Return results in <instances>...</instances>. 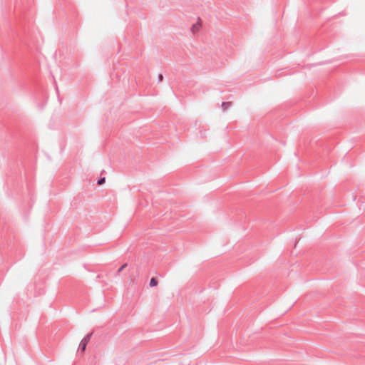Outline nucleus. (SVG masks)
I'll return each mask as SVG.
<instances>
[{"instance_id": "nucleus-1", "label": "nucleus", "mask_w": 365, "mask_h": 365, "mask_svg": "<svg viewBox=\"0 0 365 365\" xmlns=\"http://www.w3.org/2000/svg\"><path fill=\"white\" fill-rule=\"evenodd\" d=\"M92 333H89L81 340L79 345V350L81 352L83 353L85 351L87 344L89 342Z\"/></svg>"}, {"instance_id": "nucleus-2", "label": "nucleus", "mask_w": 365, "mask_h": 365, "mask_svg": "<svg viewBox=\"0 0 365 365\" xmlns=\"http://www.w3.org/2000/svg\"><path fill=\"white\" fill-rule=\"evenodd\" d=\"M200 27H201L200 19L198 18V21L196 24H193L191 28L192 32L193 34H195V33L199 31Z\"/></svg>"}, {"instance_id": "nucleus-3", "label": "nucleus", "mask_w": 365, "mask_h": 365, "mask_svg": "<svg viewBox=\"0 0 365 365\" xmlns=\"http://www.w3.org/2000/svg\"><path fill=\"white\" fill-rule=\"evenodd\" d=\"M232 106L231 102H222V108L223 110H226Z\"/></svg>"}, {"instance_id": "nucleus-4", "label": "nucleus", "mask_w": 365, "mask_h": 365, "mask_svg": "<svg viewBox=\"0 0 365 365\" xmlns=\"http://www.w3.org/2000/svg\"><path fill=\"white\" fill-rule=\"evenodd\" d=\"M158 285V280L155 277H152L150 281V287H155Z\"/></svg>"}, {"instance_id": "nucleus-5", "label": "nucleus", "mask_w": 365, "mask_h": 365, "mask_svg": "<svg viewBox=\"0 0 365 365\" xmlns=\"http://www.w3.org/2000/svg\"><path fill=\"white\" fill-rule=\"evenodd\" d=\"M105 181H106V178L105 177H103V178H100L98 180V185H102L103 184L105 183Z\"/></svg>"}, {"instance_id": "nucleus-6", "label": "nucleus", "mask_w": 365, "mask_h": 365, "mask_svg": "<svg viewBox=\"0 0 365 365\" xmlns=\"http://www.w3.org/2000/svg\"><path fill=\"white\" fill-rule=\"evenodd\" d=\"M127 267V264L125 263L124 264H123L118 269V272L117 273L119 274L120 272H121L125 267Z\"/></svg>"}, {"instance_id": "nucleus-7", "label": "nucleus", "mask_w": 365, "mask_h": 365, "mask_svg": "<svg viewBox=\"0 0 365 365\" xmlns=\"http://www.w3.org/2000/svg\"><path fill=\"white\" fill-rule=\"evenodd\" d=\"M158 82H160V81H163V74H162V73L158 74Z\"/></svg>"}]
</instances>
